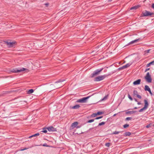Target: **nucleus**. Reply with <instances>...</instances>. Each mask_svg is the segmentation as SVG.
Here are the masks:
<instances>
[{"label": "nucleus", "mask_w": 154, "mask_h": 154, "mask_svg": "<svg viewBox=\"0 0 154 154\" xmlns=\"http://www.w3.org/2000/svg\"><path fill=\"white\" fill-rule=\"evenodd\" d=\"M64 80H63L56 82L54 85V88H57L63 86L64 84H62V82Z\"/></svg>", "instance_id": "1"}, {"label": "nucleus", "mask_w": 154, "mask_h": 154, "mask_svg": "<svg viewBox=\"0 0 154 154\" xmlns=\"http://www.w3.org/2000/svg\"><path fill=\"white\" fill-rule=\"evenodd\" d=\"M146 81L148 83H151L152 82V78L151 75L149 72L147 73L146 75L144 77Z\"/></svg>", "instance_id": "2"}, {"label": "nucleus", "mask_w": 154, "mask_h": 154, "mask_svg": "<svg viewBox=\"0 0 154 154\" xmlns=\"http://www.w3.org/2000/svg\"><path fill=\"white\" fill-rule=\"evenodd\" d=\"M90 97V96H89L86 97H85L81 98V99H79L77 101V102L78 103H85L87 101V100Z\"/></svg>", "instance_id": "3"}, {"label": "nucleus", "mask_w": 154, "mask_h": 154, "mask_svg": "<svg viewBox=\"0 0 154 154\" xmlns=\"http://www.w3.org/2000/svg\"><path fill=\"white\" fill-rule=\"evenodd\" d=\"M5 43H6L7 46L8 47H13L16 44V43L15 41H13V42L7 41V42H6Z\"/></svg>", "instance_id": "4"}, {"label": "nucleus", "mask_w": 154, "mask_h": 154, "mask_svg": "<svg viewBox=\"0 0 154 154\" xmlns=\"http://www.w3.org/2000/svg\"><path fill=\"white\" fill-rule=\"evenodd\" d=\"M103 68H102L100 69H97L92 74L91 76L92 77H94L99 75L100 72L103 70Z\"/></svg>", "instance_id": "5"}, {"label": "nucleus", "mask_w": 154, "mask_h": 154, "mask_svg": "<svg viewBox=\"0 0 154 154\" xmlns=\"http://www.w3.org/2000/svg\"><path fill=\"white\" fill-rule=\"evenodd\" d=\"M105 75H101L96 77L95 79V81H99L103 79L105 77Z\"/></svg>", "instance_id": "6"}, {"label": "nucleus", "mask_w": 154, "mask_h": 154, "mask_svg": "<svg viewBox=\"0 0 154 154\" xmlns=\"http://www.w3.org/2000/svg\"><path fill=\"white\" fill-rule=\"evenodd\" d=\"M25 70H27V71H28V70L27 69H26L24 68H22L19 69H14L12 71L16 73V72H18L25 71Z\"/></svg>", "instance_id": "7"}, {"label": "nucleus", "mask_w": 154, "mask_h": 154, "mask_svg": "<svg viewBox=\"0 0 154 154\" xmlns=\"http://www.w3.org/2000/svg\"><path fill=\"white\" fill-rule=\"evenodd\" d=\"M142 14L143 16H151L153 14L152 13H151L147 11H145L142 12Z\"/></svg>", "instance_id": "8"}, {"label": "nucleus", "mask_w": 154, "mask_h": 154, "mask_svg": "<svg viewBox=\"0 0 154 154\" xmlns=\"http://www.w3.org/2000/svg\"><path fill=\"white\" fill-rule=\"evenodd\" d=\"M133 95L134 96H136L139 99L141 98V97L140 95L138 94V92L137 91L134 90V91Z\"/></svg>", "instance_id": "9"}, {"label": "nucleus", "mask_w": 154, "mask_h": 154, "mask_svg": "<svg viewBox=\"0 0 154 154\" xmlns=\"http://www.w3.org/2000/svg\"><path fill=\"white\" fill-rule=\"evenodd\" d=\"M141 82V79H138L135 81H134L133 83V84L134 85H139Z\"/></svg>", "instance_id": "10"}, {"label": "nucleus", "mask_w": 154, "mask_h": 154, "mask_svg": "<svg viewBox=\"0 0 154 154\" xmlns=\"http://www.w3.org/2000/svg\"><path fill=\"white\" fill-rule=\"evenodd\" d=\"M78 125V122H75L72 123L71 125V127L72 129L75 128Z\"/></svg>", "instance_id": "11"}, {"label": "nucleus", "mask_w": 154, "mask_h": 154, "mask_svg": "<svg viewBox=\"0 0 154 154\" xmlns=\"http://www.w3.org/2000/svg\"><path fill=\"white\" fill-rule=\"evenodd\" d=\"M132 64V63H128L122 66V68H123L124 69L127 68L128 67H129Z\"/></svg>", "instance_id": "12"}, {"label": "nucleus", "mask_w": 154, "mask_h": 154, "mask_svg": "<svg viewBox=\"0 0 154 154\" xmlns=\"http://www.w3.org/2000/svg\"><path fill=\"white\" fill-rule=\"evenodd\" d=\"M144 101L145 103V105L144 107L147 109L148 106V104L147 101L146 100H144Z\"/></svg>", "instance_id": "13"}, {"label": "nucleus", "mask_w": 154, "mask_h": 154, "mask_svg": "<svg viewBox=\"0 0 154 154\" xmlns=\"http://www.w3.org/2000/svg\"><path fill=\"white\" fill-rule=\"evenodd\" d=\"M47 129L49 131H54V128L52 127H50L47 128Z\"/></svg>", "instance_id": "14"}, {"label": "nucleus", "mask_w": 154, "mask_h": 154, "mask_svg": "<svg viewBox=\"0 0 154 154\" xmlns=\"http://www.w3.org/2000/svg\"><path fill=\"white\" fill-rule=\"evenodd\" d=\"M145 90L146 91H149L150 90V89L149 88V87L147 85H146L145 86Z\"/></svg>", "instance_id": "15"}, {"label": "nucleus", "mask_w": 154, "mask_h": 154, "mask_svg": "<svg viewBox=\"0 0 154 154\" xmlns=\"http://www.w3.org/2000/svg\"><path fill=\"white\" fill-rule=\"evenodd\" d=\"M140 7V6L139 5H137L136 6H134L133 7H132L131 8H130L131 10H133V9H136Z\"/></svg>", "instance_id": "16"}, {"label": "nucleus", "mask_w": 154, "mask_h": 154, "mask_svg": "<svg viewBox=\"0 0 154 154\" xmlns=\"http://www.w3.org/2000/svg\"><path fill=\"white\" fill-rule=\"evenodd\" d=\"M79 107L80 106L79 105H77L72 106V108L73 109H77L79 108Z\"/></svg>", "instance_id": "17"}, {"label": "nucleus", "mask_w": 154, "mask_h": 154, "mask_svg": "<svg viewBox=\"0 0 154 154\" xmlns=\"http://www.w3.org/2000/svg\"><path fill=\"white\" fill-rule=\"evenodd\" d=\"M39 133H37V134H35L34 135H31V136H29V138H31L32 137L37 136H39Z\"/></svg>", "instance_id": "18"}, {"label": "nucleus", "mask_w": 154, "mask_h": 154, "mask_svg": "<svg viewBox=\"0 0 154 154\" xmlns=\"http://www.w3.org/2000/svg\"><path fill=\"white\" fill-rule=\"evenodd\" d=\"M33 92L34 90L32 89H31L28 91L27 93L29 94L32 93Z\"/></svg>", "instance_id": "19"}, {"label": "nucleus", "mask_w": 154, "mask_h": 154, "mask_svg": "<svg viewBox=\"0 0 154 154\" xmlns=\"http://www.w3.org/2000/svg\"><path fill=\"white\" fill-rule=\"evenodd\" d=\"M136 112V111H130L128 112H126V113L127 114H132Z\"/></svg>", "instance_id": "20"}, {"label": "nucleus", "mask_w": 154, "mask_h": 154, "mask_svg": "<svg viewBox=\"0 0 154 154\" xmlns=\"http://www.w3.org/2000/svg\"><path fill=\"white\" fill-rule=\"evenodd\" d=\"M131 134V133L130 132H125V133L124 135L125 136H129Z\"/></svg>", "instance_id": "21"}, {"label": "nucleus", "mask_w": 154, "mask_h": 154, "mask_svg": "<svg viewBox=\"0 0 154 154\" xmlns=\"http://www.w3.org/2000/svg\"><path fill=\"white\" fill-rule=\"evenodd\" d=\"M107 96H106L102 99L100 101H103L104 100H106L107 99Z\"/></svg>", "instance_id": "22"}, {"label": "nucleus", "mask_w": 154, "mask_h": 154, "mask_svg": "<svg viewBox=\"0 0 154 154\" xmlns=\"http://www.w3.org/2000/svg\"><path fill=\"white\" fill-rule=\"evenodd\" d=\"M146 108H145V107H143V108L140 109L139 110V112H143V111L144 110H146Z\"/></svg>", "instance_id": "23"}, {"label": "nucleus", "mask_w": 154, "mask_h": 154, "mask_svg": "<svg viewBox=\"0 0 154 154\" xmlns=\"http://www.w3.org/2000/svg\"><path fill=\"white\" fill-rule=\"evenodd\" d=\"M138 39H136V40H134V41H133L131 42L130 43V44H133L134 43V42H137L138 41Z\"/></svg>", "instance_id": "24"}, {"label": "nucleus", "mask_w": 154, "mask_h": 154, "mask_svg": "<svg viewBox=\"0 0 154 154\" xmlns=\"http://www.w3.org/2000/svg\"><path fill=\"white\" fill-rule=\"evenodd\" d=\"M105 124V122H102L100 123H99V126H101V125H104V124Z\"/></svg>", "instance_id": "25"}, {"label": "nucleus", "mask_w": 154, "mask_h": 154, "mask_svg": "<svg viewBox=\"0 0 154 154\" xmlns=\"http://www.w3.org/2000/svg\"><path fill=\"white\" fill-rule=\"evenodd\" d=\"M129 126V125L128 124H125L123 125V127L124 128H126L128 127Z\"/></svg>", "instance_id": "26"}, {"label": "nucleus", "mask_w": 154, "mask_h": 154, "mask_svg": "<svg viewBox=\"0 0 154 154\" xmlns=\"http://www.w3.org/2000/svg\"><path fill=\"white\" fill-rule=\"evenodd\" d=\"M94 121V119H91V120H89V121H88L87 122L89 123H90L93 122Z\"/></svg>", "instance_id": "27"}, {"label": "nucleus", "mask_w": 154, "mask_h": 154, "mask_svg": "<svg viewBox=\"0 0 154 154\" xmlns=\"http://www.w3.org/2000/svg\"><path fill=\"white\" fill-rule=\"evenodd\" d=\"M119 132H119V131H115L113 132L112 134H118Z\"/></svg>", "instance_id": "28"}, {"label": "nucleus", "mask_w": 154, "mask_h": 154, "mask_svg": "<svg viewBox=\"0 0 154 154\" xmlns=\"http://www.w3.org/2000/svg\"><path fill=\"white\" fill-rule=\"evenodd\" d=\"M97 115V113H93L91 115L92 117H95Z\"/></svg>", "instance_id": "29"}, {"label": "nucleus", "mask_w": 154, "mask_h": 154, "mask_svg": "<svg viewBox=\"0 0 154 154\" xmlns=\"http://www.w3.org/2000/svg\"><path fill=\"white\" fill-rule=\"evenodd\" d=\"M128 97L131 100H132L133 99L131 97L130 94H129L128 95Z\"/></svg>", "instance_id": "30"}, {"label": "nucleus", "mask_w": 154, "mask_h": 154, "mask_svg": "<svg viewBox=\"0 0 154 154\" xmlns=\"http://www.w3.org/2000/svg\"><path fill=\"white\" fill-rule=\"evenodd\" d=\"M103 112H98L97 113V115H100L102 114Z\"/></svg>", "instance_id": "31"}, {"label": "nucleus", "mask_w": 154, "mask_h": 154, "mask_svg": "<svg viewBox=\"0 0 154 154\" xmlns=\"http://www.w3.org/2000/svg\"><path fill=\"white\" fill-rule=\"evenodd\" d=\"M132 119V118L131 117H127L126 119V120L127 121L129 120Z\"/></svg>", "instance_id": "32"}, {"label": "nucleus", "mask_w": 154, "mask_h": 154, "mask_svg": "<svg viewBox=\"0 0 154 154\" xmlns=\"http://www.w3.org/2000/svg\"><path fill=\"white\" fill-rule=\"evenodd\" d=\"M42 145L43 146H46V147H49V146L47 145V144L46 143Z\"/></svg>", "instance_id": "33"}, {"label": "nucleus", "mask_w": 154, "mask_h": 154, "mask_svg": "<svg viewBox=\"0 0 154 154\" xmlns=\"http://www.w3.org/2000/svg\"><path fill=\"white\" fill-rule=\"evenodd\" d=\"M42 132L44 133H46L47 132V130H46L45 129H43V130L42 131Z\"/></svg>", "instance_id": "34"}, {"label": "nucleus", "mask_w": 154, "mask_h": 154, "mask_svg": "<svg viewBox=\"0 0 154 154\" xmlns=\"http://www.w3.org/2000/svg\"><path fill=\"white\" fill-rule=\"evenodd\" d=\"M105 145L106 146L109 147V146L110 144L109 143H106Z\"/></svg>", "instance_id": "35"}, {"label": "nucleus", "mask_w": 154, "mask_h": 154, "mask_svg": "<svg viewBox=\"0 0 154 154\" xmlns=\"http://www.w3.org/2000/svg\"><path fill=\"white\" fill-rule=\"evenodd\" d=\"M102 118V116L99 117H98L96 118L95 119H96V120L98 119H99Z\"/></svg>", "instance_id": "36"}, {"label": "nucleus", "mask_w": 154, "mask_h": 154, "mask_svg": "<svg viewBox=\"0 0 154 154\" xmlns=\"http://www.w3.org/2000/svg\"><path fill=\"white\" fill-rule=\"evenodd\" d=\"M150 49L146 50V51H145V52L146 53H149L150 51Z\"/></svg>", "instance_id": "37"}, {"label": "nucleus", "mask_w": 154, "mask_h": 154, "mask_svg": "<svg viewBox=\"0 0 154 154\" xmlns=\"http://www.w3.org/2000/svg\"><path fill=\"white\" fill-rule=\"evenodd\" d=\"M28 149L27 148H24V149H20V151H23V150H26V149Z\"/></svg>", "instance_id": "38"}, {"label": "nucleus", "mask_w": 154, "mask_h": 154, "mask_svg": "<svg viewBox=\"0 0 154 154\" xmlns=\"http://www.w3.org/2000/svg\"><path fill=\"white\" fill-rule=\"evenodd\" d=\"M151 63H148V64L147 65V67H149V66L150 65H151Z\"/></svg>", "instance_id": "39"}, {"label": "nucleus", "mask_w": 154, "mask_h": 154, "mask_svg": "<svg viewBox=\"0 0 154 154\" xmlns=\"http://www.w3.org/2000/svg\"><path fill=\"white\" fill-rule=\"evenodd\" d=\"M151 64V65H154V60L153 61H152L150 62Z\"/></svg>", "instance_id": "40"}, {"label": "nucleus", "mask_w": 154, "mask_h": 154, "mask_svg": "<svg viewBox=\"0 0 154 154\" xmlns=\"http://www.w3.org/2000/svg\"><path fill=\"white\" fill-rule=\"evenodd\" d=\"M152 7L154 9V3L152 4Z\"/></svg>", "instance_id": "41"}, {"label": "nucleus", "mask_w": 154, "mask_h": 154, "mask_svg": "<svg viewBox=\"0 0 154 154\" xmlns=\"http://www.w3.org/2000/svg\"><path fill=\"white\" fill-rule=\"evenodd\" d=\"M150 127V125H147L146 126V127L147 128H148L149 127Z\"/></svg>", "instance_id": "42"}, {"label": "nucleus", "mask_w": 154, "mask_h": 154, "mask_svg": "<svg viewBox=\"0 0 154 154\" xmlns=\"http://www.w3.org/2000/svg\"><path fill=\"white\" fill-rule=\"evenodd\" d=\"M149 68H148V69H146V70H145V72H146L147 71L149 70Z\"/></svg>", "instance_id": "43"}, {"label": "nucleus", "mask_w": 154, "mask_h": 154, "mask_svg": "<svg viewBox=\"0 0 154 154\" xmlns=\"http://www.w3.org/2000/svg\"><path fill=\"white\" fill-rule=\"evenodd\" d=\"M149 93L151 94H152V92L151 91V90H149V91H148Z\"/></svg>", "instance_id": "44"}, {"label": "nucleus", "mask_w": 154, "mask_h": 154, "mask_svg": "<svg viewBox=\"0 0 154 154\" xmlns=\"http://www.w3.org/2000/svg\"><path fill=\"white\" fill-rule=\"evenodd\" d=\"M124 68H122V67H120V68H119V70H121V69H124Z\"/></svg>", "instance_id": "45"}, {"label": "nucleus", "mask_w": 154, "mask_h": 154, "mask_svg": "<svg viewBox=\"0 0 154 154\" xmlns=\"http://www.w3.org/2000/svg\"><path fill=\"white\" fill-rule=\"evenodd\" d=\"M45 5L47 6L48 5V3L45 4Z\"/></svg>", "instance_id": "46"}, {"label": "nucleus", "mask_w": 154, "mask_h": 154, "mask_svg": "<svg viewBox=\"0 0 154 154\" xmlns=\"http://www.w3.org/2000/svg\"><path fill=\"white\" fill-rule=\"evenodd\" d=\"M137 104L138 105H140L141 104V103L140 102H138Z\"/></svg>", "instance_id": "47"}, {"label": "nucleus", "mask_w": 154, "mask_h": 154, "mask_svg": "<svg viewBox=\"0 0 154 154\" xmlns=\"http://www.w3.org/2000/svg\"><path fill=\"white\" fill-rule=\"evenodd\" d=\"M116 115V114H114L113 115V116H115Z\"/></svg>", "instance_id": "48"}, {"label": "nucleus", "mask_w": 154, "mask_h": 154, "mask_svg": "<svg viewBox=\"0 0 154 154\" xmlns=\"http://www.w3.org/2000/svg\"><path fill=\"white\" fill-rule=\"evenodd\" d=\"M137 109V107H135L134 108V109Z\"/></svg>", "instance_id": "49"}, {"label": "nucleus", "mask_w": 154, "mask_h": 154, "mask_svg": "<svg viewBox=\"0 0 154 154\" xmlns=\"http://www.w3.org/2000/svg\"><path fill=\"white\" fill-rule=\"evenodd\" d=\"M135 100L136 101H137V99H135Z\"/></svg>", "instance_id": "50"}, {"label": "nucleus", "mask_w": 154, "mask_h": 154, "mask_svg": "<svg viewBox=\"0 0 154 154\" xmlns=\"http://www.w3.org/2000/svg\"><path fill=\"white\" fill-rule=\"evenodd\" d=\"M77 128H79V126H77Z\"/></svg>", "instance_id": "51"}, {"label": "nucleus", "mask_w": 154, "mask_h": 154, "mask_svg": "<svg viewBox=\"0 0 154 154\" xmlns=\"http://www.w3.org/2000/svg\"><path fill=\"white\" fill-rule=\"evenodd\" d=\"M153 126H154V125H153Z\"/></svg>", "instance_id": "52"}]
</instances>
